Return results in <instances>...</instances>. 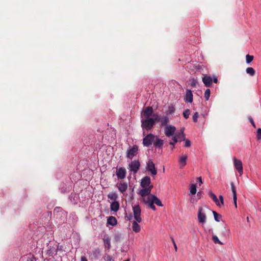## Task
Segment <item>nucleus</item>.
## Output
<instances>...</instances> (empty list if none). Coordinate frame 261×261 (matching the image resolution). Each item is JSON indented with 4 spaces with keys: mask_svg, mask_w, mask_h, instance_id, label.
Instances as JSON below:
<instances>
[{
    "mask_svg": "<svg viewBox=\"0 0 261 261\" xmlns=\"http://www.w3.org/2000/svg\"><path fill=\"white\" fill-rule=\"evenodd\" d=\"M154 124V122L151 118H145L141 120L142 128L147 130H150Z\"/></svg>",
    "mask_w": 261,
    "mask_h": 261,
    "instance_id": "nucleus-1",
    "label": "nucleus"
},
{
    "mask_svg": "<svg viewBox=\"0 0 261 261\" xmlns=\"http://www.w3.org/2000/svg\"><path fill=\"white\" fill-rule=\"evenodd\" d=\"M132 208L134 217L135 220L138 222H141L142 221V218L141 217V210L140 206L138 204L133 205Z\"/></svg>",
    "mask_w": 261,
    "mask_h": 261,
    "instance_id": "nucleus-2",
    "label": "nucleus"
},
{
    "mask_svg": "<svg viewBox=\"0 0 261 261\" xmlns=\"http://www.w3.org/2000/svg\"><path fill=\"white\" fill-rule=\"evenodd\" d=\"M156 136L152 134L147 135L143 139V144L145 147H149L153 143Z\"/></svg>",
    "mask_w": 261,
    "mask_h": 261,
    "instance_id": "nucleus-3",
    "label": "nucleus"
},
{
    "mask_svg": "<svg viewBox=\"0 0 261 261\" xmlns=\"http://www.w3.org/2000/svg\"><path fill=\"white\" fill-rule=\"evenodd\" d=\"M140 167V163L139 160L132 161L128 165V169L130 171L136 173Z\"/></svg>",
    "mask_w": 261,
    "mask_h": 261,
    "instance_id": "nucleus-4",
    "label": "nucleus"
},
{
    "mask_svg": "<svg viewBox=\"0 0 261 261\" xmlns=\"http://www.w3.org/2000/svg\"><path fill=\"white\" fill-rule=\"evenodd\" d=\"M138 152V147L137 145H134L132 148H129L126 151V157L132 159L136 156Z\"/></svg>",
    "mask_w": 261,
    "mask_h": 261,
    "instance_id": "nucleus-5",
    "label": "nucleus"
},
{
    "mask_svg": "<svg viewBox=\"0 0 261 261\" xmlns=\"http://www.w3.org/2000/svg\"><path fill=\"white\" fill-rule=\"evenodd\" d=\"M198 222L201 224L205 223L206 221V214L204 212L203 208L201 206L198 208Z\"/></svg>",
    "mask_w": 261,
    "mask_h": 261,
    "instance_id": "nucleus-6",
    "label": "nucleus"
},
{
    "mask_svg": "<svg viewBox=\"0 0 261 261\" xmlns=\"http://www.w3.org/2000/svg\"><path fill=\"white\" fill-rule=\"evenodd\" d=\"M146 169L147 171L150 172L152 176L155 175L157 174L155 165L151 160H149L147 163Z\"/></svg>",
    "mask_w": 261,
    "mask_h": 261,
    "instance_id": "nucleus-7",
    "label": "nucleus"
},
{
    "mask_svg": "<svg viewBox=\"0 0 261 261\" xmlns=\"http://www.w3.org/2000/svg\"><path fill=\"white\" fill-rule=\"evenodd\" d=\"M176 130V127L172 125H166L165 127L164 133L165 135L169 137L174 134Z\"/></svg>",
    "mask_w": 261,
    "mask_h": 261,
    "instance_id": "nucleus-8",
    "label": "nucleus"
},
{
    "mask_svg": "<svg viewBox=\"0 0 261 261\" xmlns=\"http://www.w3.org/2000/svg\"><path fill=\"white\" fill-rule=\"evenodd\" d=\"M233 164L236 169L239 172L240 175H241L243 174V165L242 161L236 158H234Z\"/></svg>",
    "mask_w": 261,
    "mask_h": 261,
    "instance_id": "nucleus-9",
    "label": "nucleus"
},
{
    "mask_svg": "<svg viewBox=\"0 0 261 261\" xmlns=\"http://www.w3.org/2000/svg\"><path fill=\"white\" fill-rule=\"evenodd\" d=\"M153 109L151 107H147L142 112V117L145 118H150V116L153 115Z\"/></svg>",
    "mask_w": 261,
    "mask_h": 261,
    "instance_id": "nucleus-10",
    "label": "nucleus"
},
{
    "mask_svg": "<svg viewBox=\"0 0 261 261\" xmlns=\"http://www.w3.org/2000/svg\"><path fill=\"white\" fill-rule=\"evenodd\" d=\"M152 188V185L150 186L147 188H143V189L139 191L138 194L143 197H145L146 196H148L150 195L151 191Z\"/></svg>",
    "mask_w": 261,
    "mask_h": 261,
    "instance_id": "nucleus-11",
    "label": "nucleus"
},
{
    "mask_svg": "<svg viewBox=\"0 0 261 261\" xmlns=\"http://www.w3.org/2000/svg\"><path fill=\"white\" fill-rule=\"evenodd\" d=\"M126 171L125 168L121 167L116 171V175L118 179H123L126 176Z\"/></svg>",
    "mask_w": 261,
    "mask_h": 261,
    "instance_id": "nucleus-12",
    "label": "nucleus"
},
{
    "mask_svg": "<svg viewBox=\"0 0 261 261\" xmlns=\"http://www.w3.org/2000/svg\"><path fill=\"white\" fill-rule=\"evenodd\" d=\"M185 102L191 103L193 101V94L191 90L187 89L186 91V94L184 97Z\"/></svg>",
    "mask_w": 261,
    "mask_h": 261,
    "instance_id": "nucleus-13",
    "label": "nucleus"
},
{
    "mask_svg": "<svg viewBox=\"0 0 261 261\" xmlns=\"http://www.w3.org/2000/svg\"><path fill=\"white\" fill-rule=\"evenodd\" d=\"M151 180L149 176H146L141 179V186L145 188L150 186Z\"/></svg>",
    "mask_w": 261,
    "mask_h": 261,
    "instance_id": "nucleus-14",
    "label": "nucleus"
},
{
    "mask_svg": "<svg viewBox=\"0 0 261 261\" xmlns=\"http://www.w3.org/2000/svg\"><path fill=\"white\" fill-rule=\"evenodd\" d=\"M202 82L206 87H209L212 84L213 80L210 76L205 75L202 77Z\"/></svg>",
    "mask_w": 261,
    "mask_h": 261,
    "instance_id": "nucleus-15",
    "label": "nucleus"
},
{
    "mask_svg": "<svg viewBox=\"0 0 261 261\" xmlns=\"http://www.w3.org/2000/svg\"><path fill=\"white\" fill-rule=\"evenodd\" d=\"M188 156L187 155H182L179 159V168L182 169L187 164V160Z\"/></svg>",
    "mask_w": 261,
    "mask_h": 261,
    "instance_id": "nucleus-16",
    "label": "nucleus"
},
{
    "mask_svg": "<svg viewBox=\"0 0 261 261\" xmlns=\"http://www.w3.org/2000/svg\"><path fill=\"white\" fill-rule=\"evenodd\" d=\"M116 187L123 193L126 191L128 186L126 182H118L117 184Z\"/></svg>",
    "mask_w": 261,
    "mask_h": 261,
    "instance_id": "nucleus-17",
    "label": "nucleus"
},
{
    "mask_svg": "<svg viewBox=\"0 0 261 261\" xmlns=\"http://www.w3.org/2000/svg\"><path fill=\"white\" fill-rule=\"evenodd\" d=\"M119 203L118 201H115L112 202L111 204L110 208L111 211H114L115 212H117L119 208Z\"/></svg>",
    "mask_w": 261,
    "mask_h": 261,
    "instance_id": "nucleus-18",
    "label": "nucleus"
},
{
    "mask_svg": "<svg viewBox=\"0 0 261 261\" xmlns=\"http://www.w3.org/2000/svg\"><path fill=\"white\" fill-rule=\"evenodd\" d=\"M209 196L213 199L216 204L220 207V203L216 196V195L211 191L208 192Z\"/></svg>",
    "mask_w": 261,
    "mask_h": 261,
    "instance_id": "nucleus-19",
    "label": "nucleus"
},
{
    "mask_svg": "<svg viewBox=\"0 0 261 261\" xmlns=\"http://www.w3.org/2000/svg\"><path fill=\"white\" fill-rule=\"evenodd\" d=\"M154 146L156 148H161L163 145V140L159 138L156 136L155 138V141L153 142Z\"/></svg>",
    "mask_w": 261,
    "mask_h": 261,
    "instance_id": "nucleus-20",
    "label": "nucleus"
},
{
    "mask_svg": "<svg viewBox=\"0 0 261 261\" xmlns=\"http://www.w3.org/2000/svg\"><path fill=\"white\" fill-rule=\"evenodd\" d=\"M103 240L105 247L109 251L111 246L110 238L109 237H105Z\"/></svg>",
    "mask_w": 261,
    "mask_h": 261,
    "instance_id": "nucleus-21",
    "label": "nucleus"
},
{
    "mask_svg": "<svg viewBox=\"0 0 261 261\" xmlns=\"http://www.w3.org/2000/svg\"><path fill=\"white\" fill-rule=\"evenodd\" d=\"M138 223L136 220L134 221L132 223V229L135 232H139L141 230L140 226L138 224Z\"/></svg>",
    "mask_w": 261,
    "mask_h": 261,
    "instance_id": "nucleus-22",
    "label": "nucleus"
},
{
    "mask_svg": "<svg viewBox=\"0 0 261 261\" xmlns=\"http://www.w3.org/2000/svg\"><path fill=\"white\" fill-rule=\"evenodd\" d=\"M117 221L115 217L110 216L107 220V223L112 226H115L117 224Z\"/></svg>",
    "mask_w": 261,
    "mask_h": 261,
    "instance_id": "nucleus-23",
    "label": "nucleus"
},
{
    "mask_svg": "<svg viewBox=\"0 0 261 261\" xmlns=\"http://www.w3.org/2000/svg\"><path fill=\"white\" fill-rule=\"evenodd\" d=\"M152 196H154V195L150 194L148 196V197H144L142 199V201L148 204L151 203V201H153V198Z\"/></svg>",
    "mask_w": 261,
    "mask_h": 261,
    "instance_id": "nucleus-24",
    "label": "nucleus"
},
{
    "mask_svg": "<svg viewBox=\"0 0 261 261\" xmlns=\"http://www.w3.org/2000/svg\"><path fill=\"white\" fill-rule=\"evenodd\" d=\"M108 197L109 199H110L111 200H114V201H116V199L118 198V196L116 193L111 192L108 195Z\"/></svg>",
    "mask_w": 261,
    "mask_h": 261,
    "instance_id": "nucleus-25",
    "label": "nucleus"
},
{
    "mask_svg": "<svg viewBox=\"0 0 261 261\" xmlns=\"http://www.w3.org/2000/svg\"><path fill=\"white\" fill-rule=\"evenodd\" d=\"M152 197L153 198L152 202L154 203V204H155L158 206H163L161 201L156 196L154 195V196H152Z\"/></svg>",
    "mask_w": 261,
    "mask_h": 261,
    "instance_id": "nucleus-26",
    "label": "nucleus"
},
{
    "mask_svg": "<svg viewBox=\"0 0 261 261\" xmlns=\"http://www.w3.org/2000/svg\"><path fill=\"white\" fill-rule=\"evenodd\" d=\"M169 118L167 116H164L161 118L160 122H161V125L162 126H166L168 125L167 123L169 122Z\"/></svg>",
    "mask_w": 261,
    "mask_h": 261,
    "instance_id": "nucleus-27",
    "label": "nucleus"
},
{
    "mask_svg": "<svg viewBox=\"0 0 261 261\" xmlns=\"http://www.w3.org/2000/svg\"><path fill=\"white\" fill-rule=\"evenodd\" d=\"M246 72L251 76H254L255 74V71L252 67H247Z\"/></svg>",
    "mask_w": 261,
    "mask_h": 261,
    "instance_id": "nucleus-28",
    "label": "nucleus"
},
{
    "mask_svg": "<svg viewBox=\"0 0 261 261\" xmlns=\"http://www.w3.org/2000/svg\"><path fill=\"white\" fill-rule=\"evenodd\" d=\"M213 215H214V219H215V220L217 222H219L220 221V218H221V215L218 214L215 211H213L212 212Z\"/></svg>",
    "mask_w": 261,
    "mask_h": 261,
    "instance_id": "nucleus-29",
    "label": "nucleus"
},
{
    "mask_svg": "<svg viewBox=\"0 0 261 261\" xmlns=\"http://www.w3.org/2000/svg\"><path fill=\"white\" fill-rule=\"evenodd\" d=\"M184 127L181 128L180 129V133L176 135L178 138H179L180 136H182V140H186L185 135L184 134Z\"/></svg>",
    "mask_w": 261,
    "mask_h": 261,
    "instance_id": "nucleus-30",
    "label": "nucleus"
},
{
    "mask_svg": "<svg viewBox=\"0 0 261 261\" xmlns=\"http://www.w3.org/2000/svg\"><path fill=\"white\" fill-rule=\"evenodd\" d=\"M253 56H251L249 55H247L246 56V62L247 64L251 63L253 61Z\"/></svg>",
    "mask_w": 261,
    "mask_h": 261,
    "instance_id": "nucleus-31",
    "label": "nucleus"
},
{
    "mask_svg": "<svg viewBox=\"0 0 261 261\" xmlns=\"http://www.w3.org/2000/svg\"><path fill=\"white\" fill-rule=\"evenodd\" d=\"M175 109L173 106H169L168 107V109L167 111V113L168 114H172L175 112Z\"/></svg>",
    "mask_w": 261,
    "mask_h": 261,
    "instance_id": "nucleus-32",
    "label": "nucleus"
},
{
    "mask_svg": "<svg viewBox=\"0 0 261 261\" xmlns=\"http://www.w3.org/2000/svg\"><path fill=\"white\" fill-rule=\"evenodd\" d=\"M212 240L215 244L223 245V243L219 240L218 238L216 236H213Z\"/></svg>",
    "mask_w": 261,
    "mask_h": 261,
    "instance_id": "nucleus-33",
    "label": "nucleus"
},
{
    "mask_svg": "<svg viewBox=\"0 0 261 261\" xmlns=\"http://www.w3.org/2000/svg\"><path fill=\"white\" fill-rule=\"evenodd\" d=\"M182 141H185V145H184V146L186 147H190L191 145V142L190 141V140L189 139H187L186 138V140H179V142H181Z\"/></svg>",
    "mask_w": 261,
    "mask_h": 261,
    "instance_id": "nucleus-34",
    "label": "nucleus"
},
{
    "mask_svg": "<svg viewBox=\"0 0 261 261\" xmlns=\"http://www.w3.org/2000/svg\"><path fill=\"white\" fill-rule=\"evenodd\" d=\"M190 192L192 195H194L196 193V186L195 185L192 184L190 187Z\"/></svg>",
    "mask_w": 261,
    "mask_h": 261,
    "instance_id": "nucleus-35",
    "label": "nucleus"
},
{
    "mask_svg": "<svg viewBox=\"0 0 261 261\" xmlns=\"http://www.w3.org/2000/svg\"><path fill=\"white\" fill-rule=\"evenodd\" d=\"M211 94V91L209 89H207L204 92V97L206 100H208Z\"/></svg>",
    "mask_w": 261,
    "mask_h": 261,
    "instance_id": "nucleus-36",
    "label": "nucleus"
},
{
    "mask_svg": "<svg viewBox=\"0 0 261 261\" xmlns=\"http://www.w3.org/2000/svg\"><path fill=\"white\" fill-rule=\"evenodd\" d=\"M190 114V110L189 109H186L183 112V116L185 119H188Z\"/></svg>",
    "mask_w": 261,
    "mask_h": 261,
    "instance_id": "nucleus-37",
    "label": "nucleus"
},
{
    "mask_svg": "<svg viewBox=\"0 0 261 261\" xmlns=\"http://www.w3.org/2000/svg\"><path fill=\"white\" fill-rule=\"evenodd\" d=\"M230 186L231 188V191L233 194V196H237V191L234 186V185L233 182H230Z\"/></svg>",
    "mask_w": 261,
    "mask_h": 261,
    "instance_id": "nucleus-38",
    "label": "nucleus"
},
{
    "mask_svg": "<svg viewBox=\"0 0 261 261\" xmlns=\"http://www.w3.org/2000/svg\"><path fill=\"white\" fill-rule=\"evenodd\" d=\"M153 117L152 118L153 119V121L154 122V124L156 122H159L161 120V118L159 117V116L157 114H153L152 116Z\"/></svg>",
    "mask_w": 261,
    "mask_h": 261,
    "instance_id": "nucleus-39",
    "label": "nucleus"
},
{
    "mask_svg": "<svg viewBox=\"0 0 261 261\" xmlns=\"http://www.w3.org/2000/svg\"><path fill=\"white\" fill-rule=\"evenodd\" d=\"M199 117V114L198 112H195L193 116V121L194 122H197L198 121V118Z\"/></svg>",
    "mask_w": 261,
    "mask_h": 261,
    "instance_id": "nucleus-40",
    "label": "nucleus"
},
{
    "mask_svg": "<svg viewBox=\"0 0 261 261\" xmlns=\"http://www.w3.org/2000/svg\"><path fill=\"white\" fill-rule=\"evenodd\" d=\"M177 137L176 136V135H175V136L173 137L172 138L173 142H170L169 144L171 145H174V144L175 143H176L177 142V141H178Z\"/></svg>",
    "mask_w": 261,
    "mask_h": 261,
    "instance_id": "nucleus-41",
    "label": "nucleus"
},
{
    "mask_svg": "<svg viewBox=\"0 0 261 261\" xmlns=\"http://www.w3.org/2000/svg\"><path fill=\"white\" fill-rule=\"evenodd\" d=\"M256 138L257 140H261V128H259L257 130Z\"/></svg>",
    "mask_w": 261,
    "mask_h": 261,
    "instance_id": "nucleus-42",
    "label": "nucleus"
},
{
    "mask_svg": "<svg viewBox=\"0 0 261 261\" xmlns=\"http://www.w3.org/2000/svg\"><path fill=\"white\" fill-rule=\"evenodd\" d=\"M121 239V236L119 234H115L114 236V241L116 242H118Z\"/></svg>",
    "mask_w": 261,
    "mask_h": 261,
    "instance_id": "nucleus-43",
    "label": "nucleus"
},
{
    "mask_svg": "<svg viewBox=\"0 0 261 261\" xmlns=\"http://www.w3.org/2000/svg\"><path fill=\"white\" fill-rule=\"evenodd\" d=\"M149 207L153 210V211H155L156 210V207L155 206H154V203L151 201L150 203H149Z\"/></svg>",
    "mask_w": 261,
    "mask_h": 261,
    "instance_id": "nucleus-44",
    "label": "nucleus"
},
{
    "mask_svg": "<svg viewBox=\"0 0 261 261\" xmlns=\"http://www.w3.org/2000/svg\"><path fill=\"white\" fill-rule=\"evenodd\" d=\"M233 200L234 204L235 205V207L237 208V196H235V195L233 196Z\"/></svg>",
    "mask_w": 261,
    "mask_h": 261,
    "instance_id": "nucleus-45",
    "label": "nucleus"
},
{
    "mask_svg": "<svg viewBox=\"0 0 261 261\" xmlns=\"http://www.w3.org/2000/svg\"><path fill=\"white\" fill-rule=\"evenodd\" d=\"M249 121L250 122V123H251V124L252 125V126L255 128L256 127V126H255V123L253 120V119L251 118V117H250L249 118Z\"/></svg>",
    "mask_w": 261,
    "mask_h": 261,
    "instance_id": "nucleus-46",
    "label": "nucleus"
},
{
    "mask_svg": "<svg viewBox=\"0 0 261 261\" xmlns=\"http://www.w3.org/2000/svg\"><path fill=\"white\" fill-rule=\"evenodd\" d=\"M197 84V81L193 79L191 83V86L192 87H195Z\"/></svg>",
    "mask_w": 261,
    "mask_h": 261,
    "instance_id": "nucleus-47",
    "label": "nucleus"
},
{
    "mask_svg": "<svg viewBox=\"0 0 261 261\" xmlns=\"http://www.w3.org/2000/svg\"><path fill=\"white\" fill-rule=\"evenodd\" d=\"M171 240H172V243L173 244L175 250L176 251L177 250V246H176V243L175 242V241H174V239L173 238H171Z\"/></svg>",
    "mask_w": 261,
    "mask_h": 261,
    "instance_id": "nucleus-48",
    "label": "nucleus"
},
{
    "mask_svg": "<svg viewBox=\"0 0 261 261\" xmlns=\"http://www.w3.org/2000/svg\"><path fill=\"white\" fill-rule=\"evenodd\" d=\"M219 199H220V205L221 204H222L223 205L224 204V200H223V197L222 195H220L219 196Z\"/></svg>",
    "mask_w": 261,
    "mask_h": 261,
    "instance_id": "nucleus-49",
    "label": "nucleus"
},
{
    "mask_svg": "<svg viewBox=\"0 0 261 261\" xmlns=\"http://www.w3.org/2000/svg\"><path fill=\"white\" fill-rule=\"evenodd\" d=\"M197 179L199 181V182H200V184L199 185L200 186L202 184V178L201 177H199L197 178Z\"/></svg>",
    "mask_w": 261,
    "mask_h": 261,
    "instance_id": "nucleus-50",
    "label": "nucleus"
},
{
    "mask_svg": "<svg viewBox=\"0 0 261 261\" xmlns=\"http://www.w3.org/2000/svg\"><path fill=\"white\" fill-rule=\"evenodd\" d=\"M81 261H87L86 257L85 256H82L81 258Z\"/></svg>",
    "mask_w": 261,
    "mask_h": 261,
    "instance_id": "nucleus-51",
    "label": "nucleus"
},
{
    "mask_svg": "<svg viewBox=\"0 0 261 261\" xmlns=\"http://www.w3.org/2000/svg\"><path fill=\"white\" fill-rule=\"evenodd\" d=\"M213 81H214V82L215 83H217V82H218L217 78V77H214V80H213Z\"/></svg>",
    "mask_w": 261,
    "mask_h": 261,
    "instance_id": "nucleus-52",
    "label": "nucleus"
},
{
    "mask_svg": "<svg viewBox=\"0 0 261 261\" xmlns=\"http://www.w3.org/2000/svg\"><path fill=\"white\" fill-rule=\"evenodd\" d=\"M132 218H133V216H132V215L130 214V215H129V217L128 218V220H130V219H132Z\"/></svg>",
    "mask_w": 261,
    "mask_h": 261,
    "instance_id": "nucleus-53",
    "label": "nucleus"
},
{
    "mask_svg": "<svg viewBox=\"0 0 261 261\" xmlns=\"http://www.w3.org/2000/svg\"><path fill=\"white\" fill-rule=\"evenodd\" d=\"M177 140L178 139V140H179V141L180 140H181V139H182V136H180L179 137V138L177 137Z\"/></svg>",
    "mask_w": 261,
    "mask_h": 261,
    "instance_id": "nucleus-54",
    "label": "nucleus"
},
{
    "mask_svg": "<svg viewBox=\"0 0 261 261\" xmlns=\"http://www.w3.org/2000/svg\"><path fill=\"white\" fill-rule=\"evenodd\" d=\"M173 146H172V149H173L174 148V145H172Z\"/></svg>",
    "mask_w": 261,
    "mask_h": 261,
    "instance_id": "nucleus-55",
    "label": "nucleus"
},
{
    "mask_svg": "<svg viewBox=\"0 0 261 261\" xmlns=\"http://www.w3.org/2000/svg\"><path fill=\"white\" fill-rule=\"evenodd\" d=\"M124 261H129V259H127V260H125Z\"/></svg>",
    "mask_w": 261,
    "mask_h": 261,
    "instance_id": "nucleus-56",
    "label": "nucleus"
},
{
    "mask_svg": "<svg viewBox=\"0 0 261 261\" xmlns=\"http://www.w3.org/2000/svg\"><path fill=\"white\" fill-rule=\"evenodd\" d=\"M201 261H204V260H201Z\"/></svg>",
    "mask_w": 261,
    "mask_h": 261,
    "instance_id": "nucleus-57",
    "label": "nucleus"
}]
</instances>
